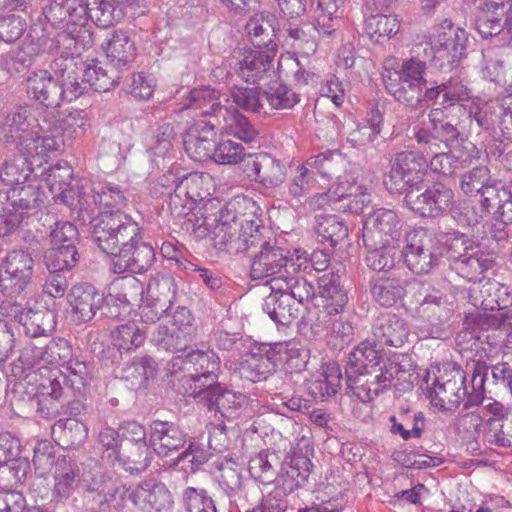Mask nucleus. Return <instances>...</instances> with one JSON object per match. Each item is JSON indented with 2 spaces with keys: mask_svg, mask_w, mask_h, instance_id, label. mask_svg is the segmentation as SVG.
<instances>
[{
  "mask_svg": "<svg viewBox=\"0 0 512 512\" xmlns=\"http://www.w3.org/2000/svg\"><path fill=\"white\" fill-rule=\"evenodd\" d=\"M77 245L52 246L45 254L44 260L48 272L70 271L79 261Z\"/></svg>",
  "mask_w": 512,
  "mask_h": 512,
  "instance_id": "61",
  "label": "nucleus"
},
{
  "mask_svg": "<svg viewBox=\"0 0 512 512\" xmlns=\"http://www.w3.org/2000/svg\"><path fill=\"white\" fill-rule=\"evenodd\" d=\"M512 329V309L509 307L497 308L493 313H469L464 317L463 329L457 334L458 345L466 340L482 341L487 338L488 330ZM476 344V342H474Z\"/></svg>",
  "mask_w": 512,
  "mask_h": 512,
  "instance_id": "18",
  "label": "nucleus"
},
{
  "mask_svg": "<svg viewBox=\"0 0 512 512\" xmlns=\"http://www.w3.org/2000/svg\"><path fill=\"white\" fill-rule=\"evenodd\" d=\"M277 50L255 48L247 51L239 61V75L247 83H256L272 71Z\"/></svg>",
  "mask_w": 512,
  "mask_h": 512,
  "instance_id": "38",
  "label": "nucleus"
},
{
  "mask_svg": "<svg viewBox=\"0 0 512 512\" xmlns=\"http://www.w3.org/2000/svg\"><path fill=\"white\" fill-rule=\"evenodd\" d=\"M103 301L104 295L87 283L74 285L68 294V302L72 307L74 320L78 323L92 320L103 306Z\"/></svg>",
  "mask_w": 512,
  "mask_h": 512,
  "instance_id": "25",
  "label": "nucleus"
},
{
  "mask_svg": "<svg viewBox=\"0 0 512 512\" xmlns=\"http://www.w3.org/2000/svg\"><path fill=\"white\" fill-rule=\"evenodd\" d=\"M297 272L290 271L272 279L271 290L285 292L299 304L302 309L305 304L310 303L316 296L314 285L305 277L299 276Z\"/></svg>",
  "mask_w": 512,
  "mask_h": 512,
  "instance_id": "41",
  "label": "nucleus"
},
{
  "mask_svg": "<svg viewBox=\"0 0 512 512\" xmlns=\"http://www.w3.org/2000/svg\"><path fill=\"white\" fill-rule=\"evenodd\" d=\"M512 9L510 0L488 1L481 8L475 19V29L483 39L499 35L507 31L506 18Z\"/></svg>",
  "mask_w": 512,
  "mask_h": 512,
  "instance_id": "28",
  "label": "nucleus"
},
{
  "mask_svg": "<svg viewBox=\"0 0 512 512\" xmlns=\"http://www.w3.org/2000/svg\"><path fill=\"white\" fill-rule=\"evenodd\" d=\"M256 209V203L247 197H236L219 208L211 230L213 246L231 254L247 252L250 240L262 227Z\"/></svg>",
  "mask_w": 512,
  "mask_h": 512,
  "instance_id": "2",
  "label": "nucleus"
},
{
  "mask_svg": "<svg viewBox=\"0 0 512 512\" xmlns=\"http://www.w3.org/2000/svg\"><path fill=\"white\" fill-rule=\"evenodd\" d=\"M215 467L219 471L217 481L225 494L232 498L243 490V469L240 464L232 459H223L215 462Z\"/></svg>",
  "mask_w": 512,
  "mask_h": 512,
  "instance_id": "56",
  "label": "nucleus"
},
{
  "mask_svg": "<svg viewBox=\"0 0 512 512\" xmlns=\"http://www.w3.org/2000/svg\"><path fill=\"white\" fill-rule=\"evenodd\" d=\"M33 265L30 253L23 250L9 252L0 265V291L10 298L20 296L31 282Z\"/></svg>",
  "mask_w": 512,
  "mask_h": 512,
  "instance_id": "15",
  "label": "nucleus"
},
{
  "mask_svg": "<svg viewBox=\"0 0 512 512\" xmlns=\"http://www.w3.org/2000/svg\"><path fill=\"white\" fill-rule=\"evenodd\" d=\"M176 294L177 285L170 273H156L150 277L147 285L149 301L171 308L176 299Z\"/></svg>",
  "mask_w": 512,
  "mask_h": 512,
  "instance_id": "54",
  "label": "nucleus"
},
{
  "mask_svg": "<svg viewBox=\"0 0 512 512\" xmlns=\"http://www.w3.org/2000/svg\"><path fill=\"white\" fill-rule=\"evenodd\" d=\"M493 259L484 252L480 245L472 247L470 253L452 268L462 278L471 281H481L484 273L493 266Z\"/></svg>",
  "mask_w": 512,
  "mask_h": 512,
  "instance_id": "46",
  "label": "nucleus"
},
{
  "mask_svg": "<svg viewBox=\"0 0 512 512\" xmlns=\"http://www.w3.org/2000/svg\"><path fill=\"white\" fill-rule=\"evenodd\" d=\"M399 21L396 16L377 13L365 20L364 30L370 39L382 43L399 31Z\"/></svg>",
  "mask_w": 512,
  "mask_h": 512,
  "instance_id": "63",
  "label": "nucleus"
},
{
  "mask_svg": "<svg viewBox=\"0 0 512 512\" xmlns=\"http://www.w3.org/2000/svg\"><path fill=\"white\" fill-rule=\"evenodd\" d=\"M219 123V120H200L189 128L183 144L190 158L199 162L212 159L218 143L215 128Z\"/></svg>",
  "mask_w": 512,
  "mask_h": 512,
  "instance_id": "23",
  "label": "nucleus"
},
{
  "mask_svg": "<svg viewBox=\"0 0 512 512\" xmlns=\"http://www.w3.org/2000/svg\"><path fill=\"white\" fill-rule=\"evenodd\" d=\"M280 363L279 352L273 343H257L251 347L247 358L241 362L239 373L242 379L261 382L276 372Z\"/></svg>",
  "mask_w": 512,
  "mask_h": 512,
  "instance_id": "20",
  "label": "nucleus"
},
{
  "mask_svg": "<svg viewBox=\"0 0 512 512\" xmlns=\"http://www.w3.org/2000/svg\"><path fill=\"white\" fill-rule=\"evenodd\" d=\"M21 325L28 337L48 336L55 329V314L45 307H29Z\"/></svg>",
  "mask_w": 512,
  "mask_h": 512,
  "instance_id": "53",
  "label": "nucleus"
},
{
  "mask_svg": "<svg viewBox=\"0 0 512 512\" xmlns=\"http://www.w3.org/2000/svg\"><path fill=\"white\" fill-rule=\"evenodd\" d=\"M157 364L150 356L135 357L130 363L122 368L120 378L124 380L131 389H137L146 384L156 374Z\"/></svg>",
  "mask_w": 512,
  "mask_h": 512,
  "instance_id": "52",
  "label": "nucleus"
},
{
  "mask_svg": "<svg viewBox=\"0 0 512 512\" xmlns=\"http://www.w3.org/2000/svg\"><path fill=\"white\" fill-rule=\"evenodd\" d=\"M211 177L199 172L183 174L178 183L179 193L188 197L195 206H202L210 196Z\"/></svg>",
  "mask_w": 512,
  "mask_h": 512,
  "instance_id": "55",
  "label": "nucleus"
},
{
  "mask_svg": "<svg viewBox=\"0 0 512 512\" xmlns=\"http://www.w3.org/2000/svg\"><path fill=\"white\" fill-rule=\"evenodd\" d=\"M370 202L369 195L362 191V187L353 180L339 182L335 191L316 193L306 201L308 207L313 210L349 211L360 213L365 204Z\"/></svg>",
  "mask_w": 512,
  "mask_h": 512,
  "instance_id": "13",
  "label": "nucleus"
},
{
  "mask_svg": "<svg viewBox=\"0 0 512 512\" xmlns=\"http://www.w3.org/2000/svg\"><path fill=\"white\" fill-rule=\"evenodd\" d=\"M468 33L462 28H449L438 35L434 45L426 43L419 45L418 49L424 54L432 56L434 65L441 71L448 72L458 69L460 62L467 54Z\"/></svg>",
  "mask_w": 512,
  "mask_h": 512,
  "instance_id": "12",
  "label": "nucleus"
},
{
  "mask_svg": "<svg viewBox=\"0 0 512 512\" xmlns=\"http://www.w3.org/2000/svg\"><path fill=\"white\" fill-rule=\"evenodd\" d=\"M407 287L409 288V282L394 276L379 277L370 282L373 299L384 307H392L401 300L407 292Z\"/></svg>",
  "mask_w": 512,
  "mask_h": 512,
  "instance_id": "45",
  "label": "nucleus"
},
{
  "mask_svg": "<svg viewBox=\"0 0 512 512\" xmlns=\"http://www.w3.org/2000/svg\"><path fill=\"white\" fill-rule=\"evenodd\" d=\"M484 440L498 447H512V416L488 418L484 423Z\"/></svg>",
  "mask_w": 512,
  "mask_h": 512,
  "instance_id": "64",
  "label": "nucleus"
},
{
  "mask_svg": "<svg viewBox=\"0 0 512 512\" xmlns=\"http://www.w3.org/2000/svg\"><path fill=\"white\" fill-rule=\"evenodd\" d=\"M403 256L413 273L428 274L439 264L441 242L426 229L414 230L407 235Z\"/></svg>",
  "mask_w": 512,
  "mask_h": 512,
  "instance_id": "10",
  "label": "nucleus"
},
{
  "mask_svg": "<svg viewBox=\"0 0 512 512\" xmlns=\"http://www.w3.org/2000/svg\"><path fill=\"white\" fill-rule=\"evenodd\" d=\"M319 296L324 299L323 320H327L329 315H336L348 302L347 291L341 284L339 271L330 272L322 275L318 279Z\"/></svg>",
  "mask_w": 512,
  "mask_h": 512,
  "instance_id": "35",
  "label": "nucleus"
},
{
  "mask_svg": "<svg viewBox=\"0 0 512 512\" xmlns=\"http://www.w3.org/2000/svg\"><path fill=\"white\" fill-rule=\"evenodd\" d=\"M141 239L140 234L113 257L111 265L114 273L123 274L130 272L142 274L153 265L155 260L154 248L150 244L141 241Z\"/></svg>",
  "mask_w": 512,
  "mask_h": 512,
  "instance_id": "21",
  "label": "nucleus"
},
{
  "mask_svg": "<svg viewBox=\"0 0 512 512\" xmlns=\"http://www.w3.org/2000/svg\"><path fill=\"white\" fill-rule=\"evenodd\" d=\"M381 361V347L375 340L373 342L366 340L360 343L349 354L345 366L346 382H350L368 369L379 365Z\"/></svg>",
  "mask_w": 512,
  "mask_h": 512,
  "instance_id": "36",
  "label": "nucleus"
},
{
  "mask_svg": "<svg viewBox=\"0 0 512 512\" xmlns=\"http://www.w3.org/2000/svg\"><path fill=\"white\" fill-rule=\"evenodd\" d=\"M409 292L413 293L420 313L429 322L430 333L435 338H441L443 328L453 313L452 304L448 302L447 296L429 283L416 279L409 282Z\"/></svg>",
  "mask_w": 512,
  "mask_h": 512,
  "instance_id": "8",
  "label": "nucleus"
},
{
  "mask_svg": "<svg viewBox=\"0 0 512 512\" xmlns=\"http://www.w3.org/2000/svg\"><path fill=\"white\" fill-rule=\"evenodd\" d=\"M27 93L46 108H57L63 101L62 86L48 71L33 72L27 79Z\"/></svg>",
  "mask_w": 512,
  "mask_h": 512,
  "instance_id": "32",
  "label": "nucleus"
},
{
  "mask_svg": "<svg viewBox=\"0 0 512 512\" xmlns=\"http://www.w3.org/2000/svg\"><path fill=\"white\" fill-rule=\"evenodd\" d=\"M224 121L225 131L238 139L250 143L258 136V131L249 122L248 118L235 108L225 107L220 114Z\"/></svg>",
  "mask_w": 512,
  "mask_h": 512,
  "instance_id": "59",
  "label": "nucleus"
},
{
  "mask_svg": "<svg viewBox=\"0 0 512 512\" xmlns=\"http://www.w3.org/2000/svg\"><path fill=\"white\" fill-rule=\"evenodd\" d=\"M220 203L215 199H208L202 206L197 205L189 215L181 219V228L195 239H203L211 236V230L216 221L217 213L209 212L216 208Z\"/></svg>",
  "mask_w": 512,
  "mask_h": 512,
  "instance_id": "40",
  "label": "nucleus"
},
{
  "mask_svg": "<svg viewBox=\"0 0 512 512\" xmlns=\"http://www.w3.org/2000/svg\"><path fill=\"white\" fill-rule=\"evenodd\" d=\"M47 162V157H45V160L38 164V158H32L20 152L3 163L0 168V180L4 185L11 188L24 184L33 178L31 174L34 166L41 167L43 163Z\"/></svg>",
  "mask_w": 512,
  "mask_h": 512,
  "instance_id": "39",
  "label": "nucleus"
},
{
  "mask_svg": "<svg viewBox=\"0 0 512 512\" xmlns=\"http://www.w3.org/2000/svg\"><path fill=\"white\" fill-rule=\"evenodd\" d=\"M91 197L99 212H121L126 205V195L118 185L106 183L91 189Z\"/></svg>",
  "mask_w": 512,
  "mask_h": 512,
  "instance_id": "58",
  "label": "nucleus"
},
{
  "mask_svg": "<svg viewBox=\"0 0 512 512\" xmlns=\"http://www.w3.org/2000/svg\"><path fill=\"white\" fill-rule=\"evenodd\" d=\"M149 443L154 453L167 457L186 443V434L170 421L154 420L150 424Z\"/></svg>",
  "mask_w": 512,
  "mask_h": 512,
  "instance_id": "29",
  "label": "nucleus"
},
{
  "mask_svg": "<svg viewBox=\"0 0 512 512\" xmlns=\"http://www.w3.org/2000/svg\"><path fill=\"white\" fill-rule=\"evenodd\" d=\"M467 369L453 368L450 372H445L440 377L434 378L429 396L431 403L441 410L454 411L460 403L466 398L468 400L469 391L465 385Z\"/></svg>",
  "mask_w": 512,
  "mask_h": 512,
  "instance_id": "16",
  "label": "nucleus"
},
{
  "mask_svg": "<svg viewBox=\"0 0 512 512\" xmlns=\"http://www.w3.org/2000/svg\"><path fill=\"white\" fill-rule=\"evenodd\" d=\"M427 169V156L421 146L417 151L396 153L384 185L391 193H406L408 189L423 185Z\"/></svg>",
  "mask_w": 512,
  "mask_h": 512,
  "instance_id": "7",
  "label": "nucleus"
},
{
  "mask_svg": "<svg viewBox=\"0 0 512 512\" xmlns=\"http://www.w3.org/2000/svg\"><path fill=\"white\" fill-rule=\"evenodd\" d=\"M466 368L471 374V391L468 401H465L463 405L466 410L473 406H479L483 402L485 382L489 370L495 384L501 383L507 386L512 376V367L508 362H498L494 364L491 360L487 362L477 359L467 362Z\"/></svg>",
  "mask_w": 512,
  "mask_h": 512,
  "instance_id": "17",
  "label": "nucleus"
},
{
  "mask_svg": "<svg viewBox=\"0 0 512 512\" xmlns=\"http://www.w3.org/2000/svg\"><path fill=\"white\" fill-rule=\"evenodd\" d=\"M113 0H84L87 20L91 19L98 27L108 28L122 16V10L117 9Z\"/></svg>",
  "mask_w": 512,
  "mask_h": 512,
  "instance_id": "62",
  "label": "nucleus"
},
{
  "mask_svg": "<svg viewBox=\"0 0 512 512\" xmlns=\"http://www.w3.org/2000/svg\"><path fill=\"white\" fill-rule=\"evenodd\" d=\"M220 358L213 350H193L188 353L187 386L177 388L179 393L197 397L217 383Z\"/></svg>",
  "mask_w": 512,
  "mask_h": 512,
  "instance_id": "11",
  "label": "nucleus"
},
{
  "mask_svg": "<svg viewBox=\"0 0 512 512\" xmlns=\"http://www.w3.org/2000/svg\"><path fill=\"white\" fill-rule=\"evenodd\" d=\"M152 447L149 444L122 445L116 466L130 474H140L150 466L153 459Z\"/></svg>",
  "mask_w": 512,
  "mask_h": 512,
  "instance_id": "50",
  "label": "nucleus"
},
{
  "mask_svg": "<svg viewBox=\"0 0 512 512\" xmlns=\"http://www.w3.org/2000/svg\"><path fill=\"white\" fill-rule=\"evenodd\" d=\"M403 222L397 212L377 208L364 221L362 240L365 247H386L395 244L402 235Z\"/></svg>",
  "mask_w": 512,
  "mask_h": 512,
  "instance_id": "14",
  "label": "nucleus"
},
{
  "mask_svg": "<svg viewBox=\"0 0 512 512\" xmlns=\"http://www.w3.org/2000/svg\"><path fill=\"white\" fill-rule=\"evenodd\" d=\"M307 165L324 178H336L337 184L347 180L356 182L354 177H349L351 162L339 150H328L311 156Z\"/></svg>",
  "mask_w": 512,
  "mask_h": 512,
  "instance_id": "31",
  "label": "nucleus"
},
{
  "mask_svg": "<svg viewBox=\"0 0 512 512\" xmlns=\"http://www.w3.org/2000/svg\"><path fill=\"white\" fill-rule=\"evenodd\" d=\"M42 127H47L46 120L43 125H38L29 107H19L0 127V141L16 144L19 152L38 158L40 164L49 153L63 149V139L59 135L48 134Z\"/></svg>",
  "mask_w": 512,
  "mask_h": 512,
  "instance_id": "4",
  "label": "nucleus"
},
{
  "mask_svg": "<svg viewBox=\"0 0 512 512\" xmlns=\"http://www.w3.org/2000/svg\"><path fill=\"white\" fill-rule=\"evenodd\" d=\"M341 379L339 366L335 363L328 364L308 383V392L315 400L325 401L336 395L341 386Z\"/></svg>",
  "mask_w": 512,
  "mask_h": 512,
  "instance_id": "48",
  "label": "nucleus"
},
{
  "mask_svg": "<svg viewBox=\"0 0 512 512\" xmlns=\"http://www.w3.org/2000/svg\"><path fill=\"white\" fill-rule=\"evenodd\" d=\"M454 192L442 182H434L425 188L408 189L404 197L405 205L423 218H438L451 211L454 205Z\"/></svg>",
  "mask_w": 512,
  "mask_h": 512,
  "instance_id": "9",
  "label": "nucleus"
},
{
  "mask_svg": "<svg viewBox=\"0 0 512 512\" xmlns=\"http://www.w3.org/2000/svg\"><path fill=\"white\" fill-rule=\"evenodd\" d=\"M315 233L318 242L331 249L342 245L348 237L347 226L335 215H318L315 218Z\"/></svg>",
  "mask_w": 512,
  "mask_h": 512,
  "instance_id": "49",
  "label": "nucleus"
},
{
  "mask_svg": "<svg viewBox=\"0 0 512 512\" xmlns=\"http://www.w3.org/2000/svg\"><path fill=\"white\" fill-rule=\"evenodd\" d=\"M313 450L308 446H297L281 461L275 450L266 449L251 457L249 461V473L262 484H269L278 477L283 479L286 489L293 492L301 488L308 481L313 464L310 459Z\"/></svg>",
  "mask_w": 512,
  "mask_h": 512,
  "instance_id": "3",
  "label": "nucleus"
},
{
  "mask_svg": "<svg viewBox=\"0 0 512 512\" xmlns=\"http://www.w3.org/2000/svg\"><path fill=\"white\" fill-rule=\"evenodd\" d=\"M196 398H199L209 411L219 412L222 417L232 420L239 417L247 402L244 394L228 390L218 382Z\"/></svg>",
  "mask_w": 512,
  "mask_h": 512,
  "instance_id": "24",
  "label": "nucleus"
},
{
  "mask_svg": "<svg viewBox=\"0 0 512 512\" xmlns=\"http://www.w3.org/2000/svg\"><path fill=\"white\" fill-rule=\"evenodd\" d=\"M90 127L88 113L83 109H72L61 119L47 122V127L42 130L48 134L59 135L63 139V147L66 140L81 138Z\"/></svg>",
  "mask_w": 512,
  "mask_h": 512,
  "instance_id": "37",
  "label": "nucleus"
},
{
  "mask_svg": "<svg viewBox=\"0 0 512 512\" xmlns=\"http://www.w3.org/2000/svg\"><path fill=\"white\" fill-rule=\"evenodd\" d=\"M7 198V204H11V208L24 213L31 210L43 202L40 192V181L34 176L24 184L3 191Z\"/></svg>",
  "mask_w": 512,
  "mask_h": 512,
  "instance_id": "47",
  "label": "nucleus"
},
{
  "mask_svg": "<svg viewBox=\"0 0 512 512\" xmlns=\"http://www.w3.org/2000/svg\"><path fill=\"white\" fill-rule=\"evenodd\" d=\"M129 499L142 510L160 512L172 504L169 490L163 484L143 483L129 495Z\"/></svg>",
  "mask_w": 512,
  "mask_h": 512,
  "instance_id": "42",
  "label": "nucleus"
},
{
  "mask_svg": "<svg viewBox=\"0 0 512 512\" xmlns=\"http://www.w3.org/2000/svg\"><path fill=\"white\" fill-rule=\"evenodd\" d=\"M374 340L380 347H401L409 335L408 324L396 314L379 316L372 326Z\"/></svg>",
  "mask_w": 512,
  "mask_h": 512,
  "instance_id": "33",
  "label": "nucleus"
},
{
  "mask_svg": "<svg viewBox=\"0 0 512 512\" xmlns=\"http://www.w3.org/2000/svg\"><path fill=\"white\" fill-rule=\"evenodd\" d=\"M52 433L63 447L75 448L86 440L88 429L84 423L68 418L58 420L52 427Z\"/></svg>",
  "mask_w": 512,
  "mask_h": 512,
  "instance_id": "57",
  "label": "nucleus"
},
{
  "mask_svg": "<svg viewBox=\"0 0 512 512\" xmlns=\"http://www.w3.org/2000/svg\"><path fill=\"white\" fill-rule=\"evenodd\" d=\"M66 384V377L58 375L49 377L40 385L38 395L37 412L42 418H56L62 413L63 398H67L71 392V388Z\"/></svg>",
  "mask_w": 512,
  "mask_h": 512,
  "instance_id": "26",
  "label": "nucleus"
},
{
  "mask_svg": "<svg viewBox=\"0 0 512 512\" xmlns=\"http://www.w3.org/2000/svg\"><path fill=\"white\" fill-rule=\"evenodd\" d=\"M29 37L32 45L36 46L32 50L37 53L72 56L77 50L78 41L74 36V31L67 29L48 32L42 28V34L39 35L37 28H31Z\"/></svg>",
  "mask_w": 512,
  "mask_h": 512,
  "instance_id": "30",
  "label": "nucleus"
},
{
  "mask_svg": "<svg viewBox=\"0 0 512 512\" xmlns=\"http://www.w3.org/2000/svg\"><path fill=\"white\" fill-rule=\"evenodd\" d=\"M109 63L117 70L128 67L135 59L136 46L127 32L114 31L106 45L102 44Z\"/></svg>",
  "mask_w": 512,
  "mask_h": 512,
  "instance_id": "44",
  "label": "nucleus"
},
{
  "mask_svg": "<svg viewBox=\"0 0 512 512\" xmlns=\"http://www.w3.org/2000/svg\"><path fill=\"white\" fill-rule=\"evenodd\" d=\"M243 171L247 178L266 188L279 187L284 183L287 167L269 153L249 154L244 159Z\"/></svg>",
  "mask_w": 512,
  "mask_h": 512,
  "instance_id": "19",
  "label": "nucleus"
},
{
  "mask_svg": "<svg viewBox=\"0 0 512 512\" xmlns=\"http://www.w3.org/2000/svg\"><path fill=\"white\" fill-rule=\"evenodd\" d=\"M220 93L210 86H201L188 92L183 102L184 109L199 111L202 116H211L218 121L226 106L219 100Z\"/></svg>",
  "mask_w": 512,
  "mask_h": 512,
  "instance_id": "43",
  "label": "nucleus"
},
{
  "mask_svg": "<svg viewBox=\"0 0 512 512\" xmlns=\"http://www.w3.org/2000/svg\"><path fill=\"white\" fill-rule=\"evenodd\" d=\"M148 334V327L138 322H127L117 326L111 332L113 340L104 350L105 357L111 359V362H117L123 352H128L143 345Z\"/></svg>",
  "mask_w": 512,
  "mask_h": 512,
  "instance_id": "27",
  "label": "nucleus"
},
{
  "mask_svg": "<svg viewBox=\"0 0 512 512\" xmlns=\"http://www.w3.org/2000/svg\"><path fill=\"white\" fill-rule=\"evenodd\" d=\"M266 231L262 225L259 232L254 234L253 239L250 240V247L246 252L251 258V278L253 280L274 279L286 275L290 271H299L302 268V263H297L289 258V251L279 246L275 238L265 236L264 232Z\"/></svg>",
  "mask_w": 512,
  "mask_h": 512,
  "instance_id": "5",
  "label": "nucleus"
},
{
  "mask_svg": "<svg viewBox=\"0 0 512 512\" xmlns=\"http://www.w3.org/2000/svg\"><path fill=\"white\" fill-rule=\"evenodd\" d=\"M245 28L255 48L277 50L275 28L269 17L256 15L247 22Z\"/></svg>",
  "mask_w": 512,
  "mask_h": 512,
  "instance_id": "60",
  "label": "nucleus"
},
{
  "mask_svg": "<svg viewBox=\"0 0 512 512\" xmlns=\"http://www.w3.org/2000/svg\"><path fill=\"white\" fill-rule=\"evenodd\" d=\"M414 138L423 148L430 170L445 177L479 159L480 151L476 145L448 120L441 108L429 111L428 122L423 123Z\"/></svg>",
  "mask_w": 512,
  "mask_h": 512,
  "instance_id": "1",
  "label": "nucleus"
},
{
  "mask_svg": "<svg viewBox=\"0 0 512 512\" xmlns=\"http://www.w3.org/2000/svg\"><path fill=\"white\" fill-rule=\"evenodd\" d=\"M141 231L139 224L123 212H99L90 220L91 239L111 257V263L119 250L122 251Z\"/></svg>",
  "mask_w": 512,
  "mask_h": 512,
  "instance_id": "6",
  "label": "nucleus"
},
{
  "mask_svg": "<svg viewBox=\"0 0 512 512\" xmlns=\"http://www.w3.org/2000/svg\"><path fill=\"white\" fill-rule=\"evenodd\" d=\"M263 311L278 326H289L300 319L302 309L285 292H272L264 299Z\"/></svg>",
  "mask_w": 512,
  "mask_h": 512,
  "instance_id": "34",
  "label": "nucleus"
},
{
  "mask_svg": "<svg viewBox=\"0 0 512 512\" xmlns=\"http://www.w3.org/2000/svg\"><path fill=\"white\" fill-rule=\"evenodd\" d=\"M393 367L384 361L348 382L347 386L361 402H370L392 386Z\"/></svg>",
  "mask_w": 512,
  "mask_h": 512,
  "instance_id": "22",
  "label": "nucleus"
},
{
  "mask_svg": "<svg viewBox=\"0 0 512 512\" xmlns=\"http://www.w3.org/2000/svg\"><path fill=\"white\" fill-rule=\"evenodd\" d=\"M385 88L393 98L411 108H419L422 99V90L425 86L389 74L385 79Z\"/></svg>",
  "mask_w": 512,
  "mask_h": 512,
  "instance_id": "51",
  "label": "nucleus"
}]
</instances>
